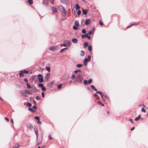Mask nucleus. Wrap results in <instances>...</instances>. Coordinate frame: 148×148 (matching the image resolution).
<instances>
[{"mask_svg": "<svg viewBox=\"0 0 148 148\" xmlns=\"http://www.w3.org/2000/svg\"><path fill=\"white\" fill-rule=\"evenodd\" d=\"M90 56H88V58H85L84 60V65H86L88 62L90 61Z\"/></svg>", "mask_w": 148, "mask_h": 148, "instance_id": "nucleus-1", "label": "nucleus"}, {"mask_svg": "<svg viewBox=\"0 0 148 148\" xmlns=\"http://www.w3.org/2000/svg\"><path fill=\"white\" fill-rule=\"evenodd\" d=\"M76 81L78 82H81L83 79L82 75H78L76 78Z\"/></svg>", "mask_w": 148, "mask_h": 148, "instance_id": "nucleus-2", "label": "nucleus"}, {"mask_svg": "<svg viewBox=\"0 0 148 148\" xmlns=\"http://www.w3.org/2000/svg\"><path fill=\"white\" fill-rule=\"evenodd\" d=\"M38 79L40 82L42 83L43 82L44 80L43 76L41 74H39L38 76Z\"/></svg>", "mask_w": 148, "mask_h": 148, "instance_id": "nucleus-3", "label": "nucleus"}, {"mask_svg": "<svg viewBox=\"0 0 148 148\" xmlns=\"http://www.w3.org/2000/svg\"><path fill=\"white\" fill-rule=\"evenodd\" d=\"M79 25L78 22L77 21L75 22V25L73 27V29L75 30H77Z\"/></svg>", "mask_w": 148, "mask_h": 148, "instance_id": "nucleus-4", "label": "nucleus"}, {"mask_svg": "<svg viewBox=\"0 0 148 148\" xmlns=\"http://www.w3.org/2000/svg\"><path fill=\"white\" fill-rule=\"evenodd\" d=\"M50 77V74L49 73H48L47 74V75H46L45 79V81L46 82H47L49 79Z\"/></svg>", "mask_w": 148, "mask_h": 148, "instance_id": "nucleus-5", "label": "nucleus"}, {"mask_svg": "<svg viewBox=\"0 0 148 148\" xmlns=\"http://www.w3.org/2000/svg\"><path fill=\"white\" fill-rule=\"evenodd\" d=\"M64 42L67 44V45L68 47H70L71 45V42L70 41L68 40H65L64 41Z\"/></svg>", "mask_w": 148, "mask_h": 148, "instance_id": "nucleus-6", "label": "nucleus"}, {"mask_svg": "<svg viewBox=\"0 0 148 148\" xmlns=\"http://www.w3.org/2000/svg\"><path fill=\"white\" fill-rule=\"evenodd\" d=\"M57 48V47L51 46L49 48V49L51 51H55L56 50Z\"/></svg>", "mask_w": 148, "mask_h": 148, "instance_id": "nucleus-7", "label": "nucleus"}, {"mask_svg": "<svg viewBox=\"0 0 148 148\" xmlns=\"http://www.w3.org/2000/svg\"><path fill=\"white\" fill-rule=\"evenodd\" d=\"M32 93H21V95L24 97H28L27 94L31 95Z\"/></svg>", "mask_w": 148, "mask_h": 148, "instance_id": "nucleus-8", "label": "nucleus"}, {"mask_svg": "<svg viewBox=\"0 0 148 148\" xmlns=\"http://www.w3.org/2000/svg\"><path fill=\"white\" fill-rule=\"evenodd\" d=\"M35 133L36 135L37 138H38V130L37 129L35 128L34 129Z\"/></svg>", "mask_w": 148, "mask_h": 148, "instance_id": "nucleus-9", "label": "nucleus"}, {"mask_svg": "<svg viewBox=\"0 0 148 148\" xmlns=\"http://www.w3.org/2000/svg\"><path fill=\"white\" fill-rule=\"evenodd\" d=\"M90 20L89 19H87L85 23V24L86 25H88L90 23Z\"/></svg>", "mask_w": 148, "mask_h": 148, "instance_id": "nucleus-10", "label": "nucleus"}, {"mask_svg": "<svg viewBox=\"0 0 148 148\" xmlns=\"http://www.w3.org/2000/svg\"><path fill=\"white\" fill-rule=\"evenodd\" d=\"M54 82H50L48 84V86L49 87H51L54 84Z\"/></svg>", "mask_w": 148, "mask_h": 148, "instance_id": "nucleus-11", "label": "nucleus"}, {"mask_svg": "<svg viewBox=\"0 0 148 148\" xmlns=\"http://www.w3.org/2000/svg\"><path fill=\"white\" fill-rule=\"evenodd\" d=\"M51 10L52 11L54 12H57V9L54 7H52L51 8Z\"/></svg>", "mask_w": 148, "mask_h": 148, "instance_id": "nucleus-12", "label": "nucleus"}, {"mask_svg": "<svg viewBox=\"0 0 148 148\" xmlns=\"http://www.w3.org/2000/svg\"><path fill=\"white\" fill-rule=\"evenodd\" d=\"M61 2L65 4H67L68 3V2L67 0H61Z\"/></svg>", "mask_w": 148, "mask_h": 148, "instance_id": "nucleus-13", "label": "nucleus"}, {"mask_svg": "<svg viewBox=\"0 0 148 148\" xmlns=\"http://www.w3.org/2000/svg\"><path fill=\"white\" fill-rule=\"evenodd\" d=\"M72 42L75 43H76L77 42V40L76 38L73 39L72 40Z\"/></svg>", "mask_w": 148, "mask_h": 148, "instance_id": "nucleus-14", "label": "nucleus"}, {"mask_svg": "<svg viewBox=\"0 0 148 148\" xmlns=\"http://www.w3.org/2000/svg\"><path fill=\"white\" fill-rule=\"evenodd\" d=\"M20 146V145L18 144H16L12 148H19V147Z\"/></svg>", "mask_w": 148, "mask_h": 148, "instance_id": "nucleus-15", "label": "nucleus"}, {"mask_svg": "<svg viewBox=\"0 0 148 148\" xmlns=\"http://www.w3.org/2000/svg\"><path fill=\"white\" fill-rule=\"evenodd\" d=\"M23 71H21L20 72L19 75L20 77H23Z\"/></svg>", "mask_w": 148, "mask_h": 148, "instance_id": "nucleus-16", "label": "nucleus"}, {"mask_svg": "<svg viewBox=\"0 0 148 148\" xmlns=\"http://www.w3.org/2000/svg\"><path fill=\"white\" fill-rule=\"evenodd\" d=\"M88 35V34H86L85 35H82V38H84L85 37H87V35Z\"/></svg>", "mask_w": 148, "mask_h": 148, "instance_id": "nucleus-17", "label": "nucleus"}, {"mask_svg": "<svg viewBox=\"0 0 148 148\" xmlns=\"http://www.w3.org/2000/svg\"><path fill=\"white\" fill-rule=\"evenodd\" d=\"M97 103L99 105H101V106H104V105L100 101H98Z\"/></svg>", "mask_w": 148, "mask_h": 148, "instance_id": "nucleus-18", "label": "nucleus"}, {"mask_svg": "<svg viewBox=\"0 0 148 148\" xmlns=\"http://www.w3.org/2000/svg\"><path fill=\"white\" fill-rule=\"evenodd\" d=\"M46 69L48 72H50V68L49 66H47L45 68Z\"/></svg>", "mask_w": 148, "mask_h": 148, "instance_id": "nucleus-19", "label": "nucleus"}, {"mask_svg": "<svg viewBox=\"0 0 148 148\" xmlns=\"http://www.w3.org/2000/svg\"><path fill=\"white\" fill-rule=\"evenodd\" d=\"M84 52L83 51H81L80 52V55L82 56H83L84 54Z\"/></svg>", "mask_w": 148, "mask_h": 148, "instance_id": "nucleus-20", "label": "nucleus"}, {"mask_svg": "<svg viewBox=\"0 0 148 148\" xmlns=\"http://www.w3.org/2000/svg\"><path fill=\"white\" fill-rule=\"evenodd\" d=\"M42 142V140L41 139L40 140L38 141L36 145H38L40 144Z\"/></svg>", "mask_w": 148, "mask_h": 148, "instance_id": "nucleus-21", "label": "nucleus"}, {"mask_svg": "<svg viewBox=\"0 0 148 148\" xmlns=\"http://www.w3.org/2000/svg\"><path fill=\"white\" fill-rule=\"evenodd\" d=\"M82 12L84 14L86 15L87 14V10H82Z\"/></svg>", "mask_w": 148, "mask_h": 148, "instance_id": "nucleus-22", "label": "nucleus"}, {"mask_svg": "<svg viewBox=\"0 0 148 148\" xmlns=\"http://www.w3.org/2000/svg\"><path fill=\"white\" fill-rule=\"evenodd\" d=\"M22 71L23 73L26 74H28L29 73V72L28 71L25 70H24Z\"/></svg>", "mask_w": 148, "mask_h": 148, "instance_id": "nucleus-23", "label": "nucleus"}, {"mask_svg": "<svg viewBox=\"0 0 148 148\" xmlns=\"http://www.w3.org/2000/svg\"><path fill=\"white\" fill-rule=\"evenodd\" d=\"M88 45V43L86 42L84 43V47L85 48H86Z\"/></svg>", "mask_w": 148, "mask_h": 148, "instance_id": "nucleus-24", "label": "nucleus"}, {"mask_svg": "<svg viewBox=\"0 0 148 148\" xmlns=\"http://www.w3.org/2000/svg\"><path fill=\"white\" fill-rule=\"evenodd\" d=\"M140 118V116L139 115V116H138V117H136L135 119V120L136 121H138V120H139V119Z\"/></svg>", "mask_w": 148, "mask_h": 148, "instance_id": "nucleus-25", "label": "nucleus"}, {"mask_svg": "<svg viewBox=\"0 0 148 148\" xmlns=\"http://www.w3.org/2000/svg\"><path fill=\"white\" fill-rule=\"evenodd\" d=\"M28 2L29 4H31L33 3V1L32 0H28Z\"/></svg>", "mask_w": 148, "mask_h": 148, "instance_id": "nucleus-26", "label": "nucleus"}, {"mask_svg": "<svg viewBox=\"0 0 148 148\" xmlns=\"http://www.w3.org/2000/svg\"><path fill=\"white\" fill-rule=\"evenodd\" d=\"M92 79H89L88 80V83L89 84H90L92 82Z\"/></svg>", "mask_w": 148, "mask_h": 148, "instance_id": "nucleus-27", "label": "nucleus"}, {"mask_svg": "<svg viewBox=\"0 0 148 148\" xmlns=\"http://www.w3.org/2000/svg\"><path fill=\"white\" fill-rule=\"evenodd\" d=\"M88 49L89 51H90L92 49V48L91 46H88Z\"/></svg>", "mask_w": 148, "mask_h": 148, "instance_id": "nucleus-28", "label": "nucleus"}, {"mask_svg": "<svg viewBox=\"0 0 148 148\" xmlns=\"http://www.w3.org/2000/svg\"><path fill=\"white\" fill-rule=\"evenodd\" d=\"M76 8L77 9H78L80 8V7L78 4L76 5Z\"/></svg>", "mask_w": 148, "mask_h": 148, "instance_id": "nucleus-29", "label": "nucleus"}, {"mask_svg": "<svg viewBox=\"0 0 148 148\" xmlns=\"http://www.w3.org/2000/svg\"><path fill=\"white\" fill-rule=\"evenodd\" d=\"M27 106L29 107H31L32 106V104L29 102H27Z\"/></svg>", "mask_w": 148, "mask_h": 148, "instance_id": "nucleus-30", "label": "nucleus"}, {"mask_svg": "<svg viewBox=\"0 0 148 148\" xmlns=\"http://www.w3.org/2000/svg\"><path fill=\"white\" fill-rule=\"evenodd\" d=\"M81 72V71L80 70H76V71H74V73H77L78 72H79V73H80Z\"/></svg>", "mask_w": 148, "mask_h": 148, "instance_id": "nucleus-31", "label": "nucleus"}, {"mask_svg": "<svg viewBox=\"0 0 148 148\" xmlns=\"http://www.w3.org/2000/svg\"><path fill=\"white\" fill-rule=\"evenodd\" d=\"M91 88H93V89H94V90H95L96 91H97V90H96V89H95V88L94 86L92 85H91Z\"/></svg>", "mask_w": 148, "mask_h": 148, "instance_id": "nucleus-32", "label": "nucleus"}, {"mask_svg": "<svg viewBox=\"0 0 148 148\" xmlns=\"http://www.w3.org/2000/svg\"><path fill=\"white\" fill-rule=\"evenodd\" d=\"M62 84H60L58 86V88L59 89H60L61 88L62 86Z\"/></svg>", "mask_w": 148, "mask_h": 148, "instance_id": "nucleus-33", "label": "nucleus"}, {"mask_svg": "<svg viewBox=\"0 0 148 148\" xmlns=\"http://www.w3.org/2000/svg\"><path fill=\"white\" fill-rule=\"evenodd\" d=\"M88 82L87 80H84V84L85 85H86V84H88Z\"/></svg>", "mask_w": 148, "mask_h": 148, "instance_id": "nucleus-34", "label": "nucleus"}, {"mask_svg": "<svg viewBox=\"0 0 148 148\" xmlns=\"http://www.w3.org/2000/svg\"><path fill=\"white\" fill-rule=\"evenodd\" d=\"M41 89L43 91H45L46 90V88L43 86L41 88Z\"/></svg>", "mask_w": 148, "mask_h": 148, "instance_id": "nucleus-35", "label": "nucleus"}, {"mask_svg": "<svg viewBox=\"0 0 148 148\" xmlns=\"http://www.w3.org/2000/svg\"><path fill=\"white\" fill-rule=\"evenodd\" d=\"M60 46L61 47L64 46V47H67V45L66 44H61L60 45Z\"/></svg>", "mask_w": 148, "mask_h": 148, "instance_id": "nucleus-36", "label": "nucleus"}, {"mask_svg": "<svg viewBox=\"0 0 148 148\" xmlns=\"http://www.w3.org/2000/svg\"><path fill=\"white\" fill-rule=\"evenodd\" d=\"M99 24L101 25H103V23L101 20L99 21Z\"/></svg>", "mask_w": 148, "mask_h": 148, "instance_id": "nucleus-37", "label": "nucleus"}, {"mask_svg": "<svg viewBox=\"0 0 148 148\" xmlns=\"http://www.w3.org/2000/svg\"><path fill=\"white\" fill-rule=\"evenodd\" d=\"M38 85L40 87H41V88L43 86V84H39Z\"/></svg>", "mask_w": 148, "mask_h": 148, "instance_id": "nucleus-38", "label": "nucleus"}, {"mask_svg": "<svg viewBox=\"0 0 148 148\" xmlns=\"http://www.w3.org/2000/svg\"><path fill=\"white\" fill-rule=\"evenodd\" d=\"M76 66L77 67H80L82 66V65L81 64H77Z\"/></svg>", "mask_w": 148, "mask_h": 148, "instance_id": "nucleus-39", "label": "nucleus"}, {"mask_svg": "<svg viewBox=\"0 0 148 148\" xmlns=\"http://www.w3.org/2000/svg\"><path fill=\"white\" fill-rule=\"evenodd\" d=\"M27 88H31V86L29 84H27Z\"/></svg>", "mask_w": 148, "mask_h": 148, "instance_id": "nucleus-40", "label": "nucleus"}, {"mask_svg": "<svg viewBox=\"0 0 148 148\" xmlns=\"http://www.w3.org/2000/svg\"><path fill=\"white\" fill-rule=\"evenodd\" d=\"M93 32L92 31H90L88 32V34L89 35H91V34H93Z\"/></svg>", "mask_w": 148, "mask_h": 148, "instance_id": "nucleus-41", "label": "nucleus"}, {"mask_svg": "<svg viewBox=\"0 0 148 148\" xmlns=\"http://www.w3.org/2000/svg\"><path fill=\"white\" fill-rule=\"evenodd\" d=\"M81 13V11L79 10H78L77 11V14L78 15H80V14Z\"/></svg>", "mask_w": 148, "mask_h": 148, "instance_id": "nucleus-42", "label": "nucleus"}, {"mask_svg": "<svg viewBox=\"0 0 148 148\" xmlns=\"http://www.w3.org/2000/svg\"><path fill=\"white\" fill-rule=\"evenodd\" d=\"M66 49V48H64L63 49H61L60 51V52L61 53V52H62L63 51H64V50H65V49Z\"/></svg>", "mask_w": 148, "mask_h": 148, "instance_id": "nucleus-43", "label": "nucleus"}, {"mask_svg": "<svg viewBox=\"0 0 148 148\" xmlns=\"http://www.w3.org/2000/svg\"><path fill=\"white\" fill-rule=\"evenodd\" d=\"M35 119L37 120H38V121L39 120V118L38 116H36L35 117Z\"/></svg>", "mask_w": 148, "mask_h": 148, "instance_id": "nucleus-44", "label": "nucleus"}, {"mask_svg": "<svg viewBox=\"0 0 148 148\" xmlns=\"http://www.w3.org/2000/svg\"><path fill=\"white\" fill-rule=\"evenodd\" d=\"M82 32L84 34H85L86 33V31L84 29H83L82 30Z\"/></svg>", "mask_w": 148, "mask_h": 148, "instance_id": "nucleus-45", "label": "nucleus"}, {"mask_svg": "<svg viewBox=\"0 0 148 148\" xmlns=\"http://www.w3.org/2000/svg\"><path fill=\"white\" fill-rule=\"evenodd\" d=\"M29 110L30 111L32 112H34V111L33 110V109L32 108H29Z\"/></svg>", "mask_w": 148, "mask_h": 148, "instance_id": "nucleus-46", "label": "nucleus"}, {"mask_svg": "<svg viewBox=\"0 0 148 148\" xmlns=\"http://www.w3.org/2000/svg\"><path fill=\"white\" fill-rule=\"evenodd\" d=\"M141 111L142 112H145V111H146L143 108H142Z\"/></svg>", "mask_w": 148, "mask_h": 148, "instance_id": "nucleus-47", "label": "nucleus"}, {"mask_svg": "<svg viewBox=\"0 0 148 148\" xmlns=\"http://www.w3.org/2000/svg\"><path fill=\"white\" fill-rule=\"evenodd\" d=\"M62 12H63V13L65 14L66 13V10L64 9L63 10Z\"/></svg>", "mask_w": 148, "mask_h": 148, "instance_id": "nucleus-48", "label": "nucleus"}, {"mask_svg": "<svg viewBox=\"0 0 148 148\" xmlns=\"http://www.w3.org/2000/svg\"><path fill=\"white\" fill-rule=\"evenodd\" d=\"M5 120L7 121L8 122L9 121V119L7 117L5 118Z\"/></svg>", "mask_w": 148, "mask_h": 148, "instance_id": "nucleus-49", "label": "nucleus"}, {"mask_svg": "<svg viewBox=\"0 0 148 148\" xmlns=\"http://www.w3.org/2000/svg\"><path fill=\"white\" fill-rule=\"evenodd\" d=\"M33 108L35 109H37V107L36 105L34 106L33 107Z\"/></svg>", "mask_w": 148, "mask_h": 148, "instance_id": "nucleus-50", "label": "nucleus"}, {"mask_svg": "<svg viewBox=\"0 0 148 148\" xmlns=\"http://www.w3.org/2000/svg\"><path fill=\"white\" fill-rule=\"evenodd\" d=\"M72 79H75V76L74 75H72Z\"/></svg>", "mask_w": 148, "mask_h": 148, "instance_id": "nucleus-51", "label": "nucleus"}, {"mask_svg": "<svg viewBox=\"0 0 148 148\" xmlns=\"http://www.w3.org/2000/svg\"><path fill=\"white\" fill-rule=\"evenodd\" d=\"M94 96L97 99L99 97L98 95L95 94L94 95Z\"/></svg>", "mask_w": 148, "mask_h": 148, "instance_id": "nucleus-52", "label": "nucleus"}, {"mask_svg": "<svg viewBox=\"0 0 148 148\" xmlns=\"http://www.w3.org/2000/svg\"><path fill=\"white\" fill-rule=\"evenodd\" d=\"M129 121H130L132 123H133V119H129Z\"/></svg>", "mask_w": 148, "mask_h": 148, "instance_id": "nucleus-53", "label": "nucleus"}, {"mask_svg": "<svg viewBox=\"0 0 148 148\" xmlns=\"http://www.w3.org/2000/svg\"><path fill=\"white\" fill-rule=\"evenodd\" d=\"M99 93L101 97H103V93Z\"/></svg>", "mask_w": 148, "mask_h": 148, "instance_id": "nucleus-54", "label": "nucleus"}, {"mask_svg": "<svg viewBox=\"0 0 148 148\" xmlns=\"http://www.w3.org/2000/svg\"><path fill=\"white\" fill-rule=\"evenodd\" d=\"M36 99H37V100H38V99H39V97H38V96H36Z\"/></svg>", "mask_w": 148, "mask_h": 148, "instance_id": "nucleus-55", "label": "nucleus"}, {"mask_svg": "<svg viewBox=\"0 0 148 148\" xmlns=\"http://www.w3.org/2000/svg\"><path fill=\"white\" fill-rule=\"evenodd\" d=\"M49 137L50 139H52L53 138L51 135H49Z\"/></svg>", "mask_w": 148, "mask_h": 148, "instance_id": "nucleus-56", "label": "nucleus"}, {"mask_svg": "<svg viewBox=\"0 0 148 148\" xmlns=\"http://www.w3.org/2000/svg\"><path fill=\"white\" fill-rule=\"evenodd\" d=\"M50 1H51V3L52 4H53V1H54V0H50Z\"/></svg>", "mask_w": 148, "mask_h": 148, "instance_id": "nucleus-57", "label": "nucleus"}, {"mask_svg": "<svg viewBox=\"0 0 148 148\" xmlns=\"http://www.w3.org/2000/svg\"><path fill=\"white\" fill-rule=\"evenodd\" d=\"M141 106H143L144 107H145V105H143V104H140V105H139V106L140 107H141Z\"/></svg>", "mask_w": 148, "mask_h": 148, "instance_id": "nucleus-58", "label": "nucleus"}, {"mask_svg": "<svg viewBox=\"0 0 148 148\" xmlns=\"http://www.w3.org/2000/svg\"><path fill=\"white\" fill-rule=\"evenodd\" d=\"M87 37L88 38V39H90V36H88V35H87Z\"/></svg>", "mask_w": 148, "mask_h": 148, "instance_id": "nucleus-59", "label": "nucleus"}, {"mask_svg": "<svg viewBox=\"0 0 148 148\" xmlns=\"http://www.w3.org/2000/svg\"><path fill=\"white\" fill-rule=\"evenodd\" d=\"M135 129V127H132L131 129V130H133L134 129Z\"/></svg>", "mask_w": 148, "mask_h": 148, "instance_id": "nucleus-60", "label": "nucleus"}, {"mask_svg": "<svg viewBox=\"0 0 148 148\" xmlns=\"http://www.w3.org/2000/svg\"><path fill=\"white\" fill-rule=\"evenodd\" d=\"M42 97H44V93H42Z\"/></svg>", "mask_w": 148, "mask_h": 148, "instance_id": "nucleus-61", "label": "nucleus"}, {"mask_svg": "<svg viewBox=\"0 0 148 148\" xmlns=\"http://www.w3.org/2000/svg\"><path fill=\"white\" fill-rule=\"evenodd\" d=\"M24 80L25 81V82H27V79L26 78H25L24 79Z\"/></svg>", "mask_w": 148, "mask_h": 148, "instance_id": "nucleus-62", "label": "nucleus"}, {"mask_svg": "<svg viewBox=\"0 0 148 148\" xmlns=\"http://www.w3.org/2000/svg\"><path fill=\"white\" fill-rule=\"evenodd\" d=\"M33 102H34V104L35 105H36V101L34 100V101H33Z\"/></svg>", "mask_w": 148, "mask_h": 148, "instance_id": "nucleus-63", "label": "nucleus"}, {"mask_svg": "<svg viewBox=\"0 0 148 148\" xmlns=\"http://www.w3.org/2000/svg\"><path fill=\"white\" fill-rule=\"evenodd\" d=\"M45 146H42V147H41L40 148H45Z\"/></svg>", "mask_w": 148, "mask_h": 148, "instance_id": "nucleus-64", "label": "nucleus"}]
</instances>
